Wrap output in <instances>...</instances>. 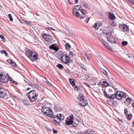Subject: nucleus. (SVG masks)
<instances>
[{"mask_svg":"<svg viewBox=\"0 0 134 134\" xmlns=\"http://www.w3.org/2000/svg\"><path fill=\"white\" fill-rule=\"evenodd\" d=\"M126 116H127V118L128 120H130L132 119V114H128Z\"/></svg>","mask_w":134,"mask_h":134,"instance_id":"obj_29","label":"nucleus"},{"mask_svg":"<svg viewBox=\"0 0 134 134\" xmlns=\"http://www.w3.org/2000/svg\"><path fill=\"white\" fill-rule=\"evenodd\" d=\"M30 88H27L26 90V91H27V90H30Z\"/></svg>","mask_w":134,"mask_h":134,"instance_id":"obj_55","label":"nucleus"},{"mask_svg":"<svg viewBox=\"0 0 134 134\" xmlns=\"http://www.w3.org/2000/svg\"><path fill=\"white\" fill-rule=\"evenodd\" d=\"M100 83L102 86H104L107 87L109 85L107 81L105 79H102L100 81Z\"/></svg>","mask_w":134,"mask_h":134,"instance_id":"obj_19","label":"nucleus"},{"mask_svg":"<svg viewBox=\"0 0 134 134\" xmlns=\"http://www.w3.org/2000/svg\"><path fill=\"white\" fill-rule=\"evenodd\" d=\"M117 91H116V92L115 94H113L111 95L110 96L109 95V97H108V98L110 99H113L115 97L117 99Z\"/></svg>","mask_w":134,"mask_h":134,"instance_id":"obj_25","label":"nucleus"},{"mask_svg":"<svg viewBox=\"0 0 134 134\" xmlns=\"http://www.w3.org/2000/svg\"><path fill=\"white\" fill-rule=\"evenodd\" d=\"M113 134H117V132H114Z\"/></svg>","mask_w":134,"mask_h":134,"instance_id":"obj_52","label":"nucleus"},{"mask_svg":"<svg viewBox=\"0 0 134 134\" xmlns=\"http://www.w3.org/2000/svg\"><path fill=\"white\" fill-rule=\"evenodd\" d=\"M90 19V18H89V17H88L87 18V19L86 20V23H87L88 22V21Z\"/></svg>","mask_w":134,"mask_h":134,"instance_id":"obj_49","label":"nucleus"},{"mask_svg":"<svg viewBox=\"0 0 134 134\" xmlns=\"http://www.w3.org/2000/svg\"><path fill=\"white\" fill-rule=\"evenodd\" d=\"M111 28L110 27H105L103 30V33L106 35L107 37L111 35Z\"/></svg>","mask_w":134,"mask_h":134,"instance_id":"obj_12","label":"nucleus"},{"mask_svg":"<svg viewBox=\"0 0 134 134\" xmlns=\"http://www.w3.org/2000/svg\"><path fill=\"white\" fill-rule=\"evenodd\" d=\"M84 84H85V85H86L87 86H87V84L86 83H85V82H84Z\"/></svg>","mask_w":134,"mask_h":134,"instance_id":"obj_58","label":"nucleus"},{"mask_svg":"<svg viewBox=\"0 0 134 134\" xmlns=\"http://www.w3.org/2000/svg\"><path fill=\"white\" fill-rule=\"evenodd\" d=\"M60 56L61 60L64 63L67 64L70 62L69 57L65 53H62Z\"/></svg>","mask_w":134,"mask_h":134,"instance_id":"obj_9","label":"nucleus"},{"mask_svg":"<svg viewBox=\"0 0 134 134\" xmlns=\"http://www.w3.org/2000/svg\"><path fill=\"white\" fill-rule=\"evenodd\" d=\"M102 43L104 45L106 48L108 49H110V47L108 44L105 41L107 39L106 35L104 34L103 33L100 36L99 39Z\"/></svg>","mask_w":134,"mask_h":134,"instance_id":"obj_8","label":"nucleus"},{"mask_svg":"<svg viewBox=\"0 0 134 134\" xmlns=\"http://www.w3.org/2000/svg\"><path fill=\"white\" fill-rule=\"evenodd\" d=\"M75 3L76 4L78 2V1H74Z\"/></svg>","mask_w":134,"mask_h":134,"instance_id":"obj_51","label":"nucleus"},{"mask_svg":"<svg viewBox=\"0 0 134 134\" xmlns=\"http://www.w3.org/2000/svg\"><path fill=\"white\" fill-rule=\"evenodd\" d=\"M48 29L49 30H55L53 28H52V27H48Z\"/></svg>","mask_w":134,"mask_h":134,"instance_id":"obj_46","label":"nucleus"},{"mask_svg":"<svg viewBox=\"0 0 134 134\" xmlns=\"http://www.w3.org/2000/svg\"><path fill=\"white\" fill-rule=\"evenodd\" d=\"M43 38L45 40L47 43L48 45L50 44L51 43H53L54 41L52 38V37L51 36L47 35L46 34H44L42 35Z\"/></svg>","mask_w":134,"mask_h":134,"instance_id":"obj_10","label":"nucleus"},{"mask_svg":"<svg viewBox=\"0 0 134 134\" xmlns=\"http://www.w3.org/2000/svg\"><path fill=\"white\" fill-rule=\"evenodd\" d=\"M65 49L67 50H69L70 47V46L68 43H66L65 44Z\"/></svg>","mask_w":134,"mask_h":134,"instance_id":"obj_27","label":"nucleus"},{"mask_svg":"<svg viewBox=\"0 0 134 134\" xmlns=\"http://www.w3.org/2000/svg\"><path fill=\"white\" fill-rule=\"evenodd\" d=\"M94 132L91 130H87L85 132V134H94Z\"/></svg>","mask_w":134,"mask_h":134,"instance_id":"obj_26","label":"nucleus"},{"mask_svg":"<svg viewBox=\"0 0 134 134\" xmlns=\"http://www.w3.org/2000/svg\"><path fill=\"white\" fill-rule=\"evenodd\" d=\"M118 119H119V121H121V122H122V123H123V122H122L123 120L122 119H120L119 118Z\"/></svg>","mask_w":134,"mask_h":134,"instance_id":"obj_50","label":"nucleus"},{"mask_svg":"<svg viewBox=\"0 0 134 134\" xmlns=\"http://www.w3.org/2000/svg\"><path fill=\"white\" fill-rule=\"evenodd\" d=\"M25 23H26V24H29V23H27V22H29V23H30V22L28 21H25Z\"/></svg>","mask_w":134,"mask_h":134,"instance_id":"obj_54","label":"nucleus"},{"mask_svg":"<svg viewBox=\"0 0 134 134\" xmlns=\"http://www.w3.org/2000/svg\"><path fill=\"white\" fill-rule=\"evenodd\" d=\"M83 6L84 7V8H87V7H86V5H84Z\"/></svg>","mask_w":134,"mask_h":134,"instance_id":"obj_53","label":"nucleus"},{"mask_svg":"<svg viewBox=\"0 0 134 134\" xmlns=\"http://www.w3.org/2000/svg\"><path fill=\"white\" fill-rule=\"evenodd\" d=\"M126 96V93L124 91L118 90V100H121L122 102L124 100L123 99Z\"/></svg>","mask_w":134,"mask_h":134,"instance_id":"obj_11","label":"nucleus"},{"mask_svg":"<svg viewBox=\"0 0 134 134\" xmlns=\"http://www.w3.org/2000/svg\"><path fill=\"white\" fill-rule=\"evenodd\" d=\"M7 62L12 66L14 67H16V64L13 60L11 59H9L7 60Z\"/></svg>","mask_w":134,"mask_h":134,"instance_id":"obj_20","label":"nucleus"},{"mask_svg":"<svg viewBox=\"0 0 134 134\" xmlns=\"http://www.w3.org/2000/svg\"><path fill=\"white\" fill-rule=\"evenodd\" d=\"M103 93L104 95L106 96L108 98V97H109V95H108L105 91H104L103 92Z\"/></svg>","mask_w":134,"mask_h":134,"instance_id":"obj_40","label":"nucleus"},{"mask_svg":"<svg viewBox=\"0 0 134 134\" xmlns=\"http://www.w3.org/2000/svg\"><path fill=\"white\" fill-rule=\"evenodd\" d=\"M110 24L112 26H116V24L114 21H112L110 23Z\"/></svg>","mask_w":134,"mask_h":134,"instance_id":"obj_35","label":"nucleus"},{"mask_svg":"<svg viewBox=\"0 0 134 134\" xmlns=\"http://www.w3.org/2000/svg\"><path fill=\"white\" fill-rule=\"evenodd\" d=\"M77 100L80 105L85 107L87 103V101L85 96L82 94H80L77 97Z\"/></svg>","mask_w":134,"mask_h":134,"instance_id":"obj_5","label":"nucleus"},{"mask_svg":"<svg viewBox=\"0 0 134 134\" xmlns=\"http://www.w3.org/2000/svg\"><path fill=\"white\" fill-rule=\"evenodd\" d=\"M41 111L45 115L51 118L54 115L52 110L49 108L43 106L42 108Z\"/></svg>","mask_w":134,"mask_h":134,"instance_id":"obj_7","label":"nucleus"},{"mask_svg":"<svg viewBox=\"0 0 134 134\" xmlns=\"http://www.w3.org/2000/svg\"><path fill=\"white\" fill-rule=\"evenodd\" d=\"M129 2L134 5V1H128Z\"/></svg>","mask_w":134,"mask_h":134,"instance_id":"obj_45","label":"nucleus"},{"mask_svg":"<svg viewBox=\"0 0 134 134\" xmlns=\"http://www.w3.org/2000/svg\"><path fill=\"white\" fill-rule=\"evenodd\" d=\"M98 23V26L99 28L102 25V22L101 21H99Z\"/></svg>","mask_w":134,"mask_h":134,"instance_id":"obj_38","label":"nucleus"},{"mask_svg":"<svg viewBox=\"0 0 134 134\" xmlns=\"http://www.w3.org/2000/svg\"><path fill=\"white\" fill-rule=\"evenodd\" d=\"M124 112L125 115H127L128 114H127L128 113V110L127 108H125L124 110Z\"/></svg>","mask_w":134,"mask_h":134,"instance_id":"obj_37","label":"nucleus"},{"mask_svg":"<svg viewBox=\"0 0 134 134\" xmlns=\"http://www.w3.org/2000/svg\"><path fill=\"white\" fill-rule=\"evenodd\" d=\"M93 27L96 30H97L98 29L99 27L98 26V23L97 22H96L95 23Z\"/></svg>","mask_w":134,"mask_h":134,"instance_id":"obj_28","label":"nucleus"},{"mask_svg":"<svg viewBox=\"0 0 134 134\" xmlns=\"http://www.w3.org/2000/svg\"><path fill=\"white\" fill-rule=\"evenodd\" d=\"M72 125H73V126L74 127H76L77 125H78V124L79 122V121L78 120L74 119L73 118L72 120Z\"/></svg>","mask_w":134,"mask_h":134,"instance_id":"obj_23","label":"nucleus"},{"mask_svg":"<svg viewBox=\"0 0 134 134\" xmlns=\"http://www.w3.org/2000/svg\"><path fill=\"white\" fill-rule=\"evenodd\" d=\"M122 44L123 46H125L127 44L128 42L126 41H124L122 42Z\"/></svg>","mask_w":134,"mask_h":134,"instance_id":"obj_33","label":"nucleus"},{"mask_svg":"<svg viewBox=\"0 0 134 134\" xmlns=\"http://www.w3.org/2000/svg\"><path fill=\"white\" fill-rule=\"evenodd\" d=\"M73 55V52L72 51L70 52L69 53V56L70 57H72Z\"/></svg>","mask_w":134,"mask_h":134,"instance_id":"obj_43","label":"nucleus"},{"mask_svg":"<svg viewBox=\"0 0 134 134\" xmlns=\"http://www.w3.org/2000/svg\"><path fill=\"white\" fill-rule=\"evenodd\" d=\"M0 97L5 99L7 97V93L5 90L0 88Z\"/></svg>","mask_w":134,"mask_h":134,"instance_id":"obj_14","label":"nucleus"},{"mask_svg":"<svg viewBox=\"0 0 134 134\" xmlns=\"http://www.w3.org/2000/svg\"><path fill=\"white\" fill-rule=\"evenodd\" d=\"M8 17L10 21L13 20V19L12 16L10 14H9L8 15Z\"/></svg>","mask_w":134,"mask_h":134,"instance_id":"obj_34","label":"nucleus"},{"mask_svg":"<svg viewBox=\"0 0 134 134\" xmlns=\"http://www.w3.org/2000/svg\"><path fill=\"white\" fill-rule=\"evenodd\" d=\"M56 67L60 69H62L63 68V66L61 64H58L56 65Z\"/></svg>","mask_w":134,"mask_h":134,"instance_id":"obj_30","label":"nucleus"},{"mask_svg":"<svg viewBox=\"0 0 134 134\" xmlns=\"http://www.w3.org/2000/svg\"><path fill=\"white\" fill-rule=\"evenodd\" d=\"M70 83L74 89L76 91L78 90L79 88L75 85V80L73 79H69Z\"/></svg>","mask_w":134,"mask_h":134,"instance_id":"obj_15","label":"nucleus"},{"mask_svg":"<svg viewBox=\"0 0 134 134\" xmlns=\"http://www.w3.org/2000/svg\"><path fill=\"white\" fill-rule=\"evenodd\" d=\"M124 24H122L121 25H119V28L121 31H122L123 30V26H124Z\"/></svg>","mask_w":134,"mask_h":134,"instance_id":"obj_32","label":"nucleus"},{"mask_svg":"<svg viewBox=\"0 0 134 134\" xmlns=\"http://www.w3.org/2000/svg\"><path fill=\"white\" fill-rule=\"evenodd\" d=\"M86 55H85V56L86 57V56H87V58H86V59H87H87H88V60L89 59H88V57H87V54H86Z\"/></svg>","mask_w":134,"mask_h":134,"instance_id":"obj_57","label":"nucleus"},{"mask_svg":"<svg viewBox=\"0 0 134 134\" xmlns=\"http://www.w3.org/2000/svg\"><path fill=\"white\" fill-rule=\"evenodd\" d=\"M50 49L54 50L55 51H58L59 49L54 44H52L49 47Z\"/></svg>","mask_w":134,"mask_h":134,"instance_id":"obj_22","label":"nucleus"},{"mask_svg":"<svg viewBox=\"0 0 134 134\" xmlns=\"http://www.w3.org/2000/svg\"><path fill=\"white\" fill-rule=\"evenodd\" d=\"M133 59H134V56H133V58H132Z\"/></svg>","mask_w":134,"mask_h":134,"instance_id":"obj_60","label":"nucleus"},{"mask_svg":"<svg viewBox=\"0 0 134 134\" xmlns=\"http://www.w3.org/2000/svg\"><path fill=\"white\" fill-rule=\"evenodd\" d=\"M102 91H104V89L103 88V89H102Z\"/></svg>","mask_w":134,"mask_h":134,"instance_id":"obj_59","label":"nucleus"},{"mask_svg":"<svg viewBox=\"0 0 134 134\" xmlns=\"http://www.w3.org/2000/svg\"><path fill=\"white\" fill-rule=\"evenodd\" d=\"M6 76H5L2 74V72L0 74V81L1 82L5 83L7 82L9 80L11 83L15 85L18 84L17 82L13 80L8 73L6 74Z\"/></svg>","mask_w":134,"mask_h":134,"instance_id":"obj_2","label":"nucleus"},{"mask_svg":"<svg viewBox=\"0 0 134 134\" xmlns=\"http://www.w3.org/2000/svg\"><path fill=\"white\" fill-rule=\"evenodd\" d=\"M72 13L74 16L80 19L83 18L85 16L83 10L79 5L74 7Z\"/></svg>","mask_w":134,"mask_h":134,"instance_id":"obj_1","label":"nucleus"},{"mask_svg":"<svg viewBox=\"0 0 134 134\" xmlns=\"http://www.w3.org/2000/svg\"><path fill=\"white\" fill-rule=\"evenodd\" d=\"M68 1V3H69V4H73V3H72V2H71L72 1Z\"/></svg>","mask_w":134,"mask_h":134,"instance_id":"obj_48","label":"nucleus"},{"mask_svg":"<svg viewBox=\"0 0 134 134\" xmlns=\"http://www.w3.org/2000/svg\"><path fill=\"white\" fill-rule=\"evenodd\" d=\"M0 37L2 40L4 42L5 41V39L4 36L2 35H0Z\"/></svg>","mask_w":134,"mask_h":134,"instance_id":"obj_36","label":"nucleus"},{"mask_svg":"<svg viewBox=\"0 0 134 134\" xmlns=\"http://www.w3.org/2000/svg\"><path fill=\"white\" fill-rule=\"evenodd\" d=\"M51 118L53 119L52 122L56 125H59L62 120H63L64 117L62 115L59 114L57 115H53Z\"/></svg>","mask_w":134,"mask_h":134,"instance_id":"obj_3","label":"nucleus"},{"mask_svg":"<svg viewBox=\"0 0 134 134\" xmlns=\"http://www.w3.org/2000/svg\"><path fill=\"white\" fill-rule=\"evenodd\" d=\"M0 52L2 54H4V55L7 56L8 55V53L5 50H2L0 51Z\"/></svg>","mask_w":134,"mask_h":134,"instance_id":"obj_31","label":"nucleus"},{"mask_svg":"<svg viewBox=\"0 0 134 134\" xmlns=\"http://www.w3.org/2000/svg\"><path fill=\"white\" fill-rule=\"evenodd\" d=\"M132 106L134 108V103H133L132 104Z\"/></svg>","mask_w":134,"mask_h":134,"instance_id":"obj_56","label":"nucleus"},{"mask_svg":"<svg viewBox=\"0 0 134 134\" xmlns=\"http://www.w3.org/2000/svg\"><path fill=\"white\" fill-rule=\"evenodd\" d=\"M133 99L132 98L128 97L125 100H123V102H122V103L123 104V102H124L127 105H130V103L132 102Z\"/></svg>","mask_w":134,"mask_h":134,"instance_id":"obj_17","label":"nucleus"},{"mask_svg":"<svg viewBox=\"0 0 134 134\" xmlns=\"http://www.w3.org/2000/svg\"><path fill=\"white\" fill-rule=\"evenodd\" d=\"M128 57H129L130 58H133V56L132 55V54H128Z\"/></svg>","mask_w":134,"mask_h":134,"instance_id":"obj_41","label":"nucleus"},{"mask_svg":"<svg viewBox=\"0 0 134 134\" xmlns=\"http://www.w3.org/2000/svg\"><path fill=\"white\" fill-rule=\"evenodd\" d=\"M73 115H71L66 118L65 120V124L67 125H72V120L73 119Z\"/></svg>","mask_w":134,"mask_h":134,"instance_id":"obj_13","label":"nucleus"},{"mask_svg":"<svg viewBox=\"0 0 134 134\" xmlns=\"http://www.w3.org/2000/svg\"><path fill=\"white\" fill-rule=\"evenodd\" d=\"M108 18L110 20H114L116 17L113 14L109 12L108 13Z\"/></svg>","mask_w":134,"mask_h":134,"instance_id":"obj_21","label":"nucleus"},{"mask_svg":"<svg viewBox=\"0 0 134 134\" xmlns=\"http://www.w3.org/2000/svg\"><path fill=\"white\" fill-rule=\"evenodd\" d=\"M34 87L38 90L41 92H43L44 90L43 86L41 85H38L37 84L34 85Z\"/></svg>","mask_w":134,"mask_h":134,"instance_id":"obj_18","label":"nucleus"},{"mask_svg":"<svg viewBox=\"0 0 134 134\" xmlns=\"http://www.w3.org/2000/svg\"><path fill=\"white\" fill-rule=\"evenodd\" d=\"M123 29L122 31L123 32H127L129 30V26L126 24H125L123 26Z\"/></svg>","mask_w":134,"mask_h":134,"instance_id":"obj_24","label":"nucleus"},{"mask_svg":"<svg viewBox=\"0 0 134 134\" xmlns=\"http://www.w3.org/2000/svg\"><path fill=\"white\" fill-rule=\"evenodd\" d=\"M81 68L83 70H84L85 71H86V69L85 67V66H83V65H81Z\"/></svg>","mask_w":134,"mask_h":134,"instance_id":"obj_42","label":"nucleus"},{"mask_svg":"<svg viewBox=\"0 0 134 134\" xmlns=\"http://www.w3.org/2000/svg\"><path fill=\"white\" fill-rule=\"evenodd\" d=\"M113 105L114 107H116L117 106V103L116 102H114L113 103Z\"/></svg>","mask_w":134,"mask_h":134,"instance_id":"obj_44","label":"nucleus"},{"mask_svg":"<svg viewBox=\"0 0 134 134\" xmlns=\"http://www.w3.org/2000/svg\"><path fill=\"white\" fill-rule=\"evenodd\" d=\"M27 57L31 61L34 62L38 59V55L37 53L34 51L30 50L27 52Z\"/></svg>","mask_w":134,"mask_h":134,"instance_id":"obj_6","label":"nucleus"},{"mask_svg":"<svg viewBox=\"0 0 134 134\" xmlns=\"http://www.w3.org/2000/svg\"><path fill=\"white\" fill-rule=\"evenodd\" d=\"M102 72L105 75H107V73L106 71L104 69H102Z\"/></svg>","mask_w":134,"mask_h":134,"instance_id":"obj_39","label":"nucleus"},{"mask_svg":"<svg viewBox=\"0 0 134 134\" xmlns=\"http://www.w3.org/2000/svg\"><path fill=\"white\" fill-rule=\"evenodd\" d=\"M27 97L31 102H34L37 99L38 94L35 91L31 90L27 94Z\"/></svg>","mask_w":134,"mask_h":134,"instance_id":"obj_4","label":"nucleus"},{"mask_svg":"<svg viewBox=\"0 0 134 134\" xmlns=\"http://www.w3.org/2000/svg\"><path fill=\"white\" fill-rule=\"evenodd\" d=\"M107 38L108 40L111 43L116 44V41H115L114 38L113 36H111V35L110 36L107 37Z\"/></svg>","mask_w":134,"mask_h":134,"instance_id":"obj_16","label":"nucleus"},{"mask_svg":"<svg viewBox=\"0 0 134 134\" xmlns=\"http://www.w3.org/2000/svg\"><path fill=\"white\" fill-rule=\"evenodd\" d=\"M53 132L54 133H57L58 132L56 130H55L53 129Z\"/></svg>","mask_w":134,"mask_h":134,"instance_id":"obj_47","label":"nucleus"}]
</instances>
